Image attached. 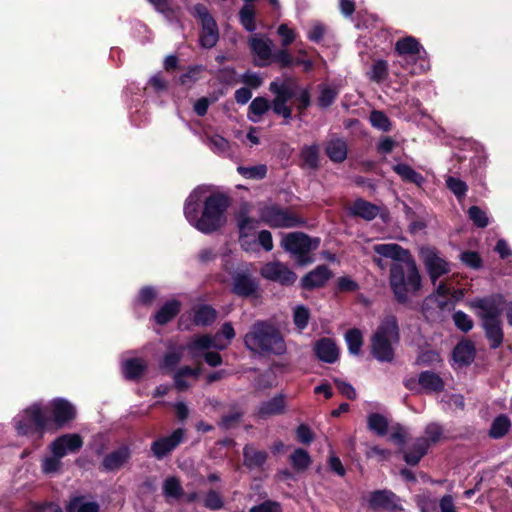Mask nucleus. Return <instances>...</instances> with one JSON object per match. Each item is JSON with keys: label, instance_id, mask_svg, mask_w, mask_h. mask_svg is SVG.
Returning a JSON list of instances; mask_svg holds the SVG:
<instances>
[{"label": "nucleus", "instance_id": "1", "mask_svg": "<svg viewBox=\"0 0 512 512\" xmlns=\"http://www.w3.org/2000/svg\"><path fill=\"white\" fill-rule=\"evenodd\" d=\"M206 186L196 187L184 203V216L191 226L203 234L218 231L227 222L229 198L222 193L208 194Z\"/></svg>", "mask_w": 512, "mask_h": 512}, {"label": "nucleus", "instance_id": "2", "mask_svg": "<svg viewBox=\"0 0 512 512\" xmlns=\"http://www.w3.org/2000/svg\"><path fill=\"white\" fill-rule=\"evenodd\" d=\"M373 251L393 261L389 283L396 299L405 303L421 288V276L411 253L396 243L375 244Z\"/></svg>", "mask_w": 512, "mask_h": 512}, {"label": "nucleus", "instance_id": "3", "mask_svg": "<svg viewBox=\"0 0 512 512\" xmlns=\"http://www.w3.org/2000/svg\"><path fill=\"white\" fill-rule=\"evenodd\" d=\"M244 343L247 349L260 354L281 355L286 351V344L279 330L265 321L252 325L244 337Z\"/></svg>", "mask_w": 512, "mask_h": 512}, {"label": "nucleus", "instance_id": "4", "mask_svg": "<svg viewBox=\"0 0 512 512\" xmlns=\"http://www.w3.org/2000/svg\"><path fill=\"white\" fill-rule=\"evenodd\" d=\"M395 52L399 59L393 63L392 68L399 65L409 74H421L430 69V63L423 54L425 53L421 44L411 36L398 40L395 44Z\"/></svg>", "mask_w": 512, "mask_h": 512}, {"label": "nucleus", "instance_id": "5", "mask_svg": "<svg viewBox=\"0 0 512 512\" xmlns=\"http://www.w3.org/2000/svg\"><path fill=\"white\" fill-rule=\"evenodd\" d=\"M399 341L398 323L394 316L385 317L372 337V354L381 362L394 358L393 345Z\"/></svg>", "mask_w": 512, "mask_h": 512}, {"label": "nucleus", "instance_id": "6", "mask_svg": "<svg viewBox=\"0 0 512 512\" xmlns=\"http://www.w3.org/2000/svg\"><path fill=\"white\" fill-rule=\"evenodd\" d=\"M46 412L47 408L43 407L40 403H34L21 411L13 419L17 433L19 435H28L38 432L42 435L49 425Z\"/></svg>", "mask_w": 512, "mask_h": 512}, {"label": "nucleus", "instance_id": "7", "mask_svg": "<svg viewBox=\"0 0 512 512\" xmlns=\"http://www.w3.org/2000/svg\"><path fill=\"white\" fill-rule=\"evenodd\" d=\"M320 245L318 237H310L303 232H291L282 239V247L291 253L300 265H306L313 261L311 252Z\"/></svg>", "mask_w": 512, "mask_h": 512}, {"label": "nucleus", "instance_id": "8", "mask_svg": "<svg viewBox=\"0 0 512 512\" xmlns=\"http://www.w3.org/2000/svg\"><path fill=\"white\" fill-rule=\"evenodd\" d=\"M258 215L263 223L272 228H293L304 224V221L291 210L274 203H261Z\"/></svg>", "mask_w": 512, "mask_h": 512}, {"label": "nucleus", "instance_id": "9", "mask_svg": "<svg viewBox=\"0 0 512 512\" xmlns=\"http://www.w3.org/2000/svg\"><path fill=\"white\" fill-rule=\"evenodd\" d=\"M443 435L442 427L437 423H431L426 426L424 436L415 440L411 449L405 455L404 460L409 465H416L426 454L431 444L437 443Z\"/></svg>", "mask_w": 512, "mask_h": 512}, {"label": "nucleus", "instance_id": "10", "mask_svg": "<svg viewBox=\"0 0 512 512\" xmlns=\"http://www.w3.org/2000/svg\"><path fill=\"white\" fill-rule=\"evenodd\" d=\"M504 303L502 294H493L470 300L467 305L475 312L481 322L485 323L486 321L500 320Z\"/></svg>", "mask_w": 512, "mask_h": 512}, {"label": "nucleus", "instance_id": "11", "mask_svg": "<svg viewBox=\"0 0 512 512\" xmlns=\"http://www.w3.org/2000/svg\"><path fill=\"white\" fill-rule=\"evenodd\" d=\"M228 347V343L225 342L224 338L217 332L214 335H200L195 336L187 344L186 349L189 356L194 361H197L202 356L203 352L210 350L211 348L216 350H224Z\"/></svg>", "mask_w": 512, "mask_h": 512}, {"label": "nucleus", "instance_id": "12", "mask_svg": "<svg viewBox=\"0 0 512 512\" xmlns=\"http://www.w3.org/2000/svg\"><path fill=\"white\" fill-rule=\"evenodd\" d=\"M420 255L434 285L439 277L449 273V263L441 258L434 249L429 247L422 248Z\"/></svg>", "mask_w": 512, "mask_h": 512}, {"label": "nucleus", "instance_id": "13", "mask_svg": "<svg viewBox=\"0 0 512 512\" xmlns=\"http://www.w3.org/2000/svg\"><path fill=\"white\" fill-rule=\"evenodd\" d=\"M249 47L254 55V64L259 67L268 66L272 62V41L261 34L249 38Z\"/></svg>", "mask_w": 512, "mask_h": 512}, {"label": "nucleus", "instance_id": "14", "mask_svg": "<svg viewBox=\"0 0 512 512\" xmlns=\"http://www.w3.org/2000/svg\"><path fill=\"white\" fill-rule=\"evenodd\" d=\"M83 446V439L77 433L64 434L56 438L49 446L51 454L58 457H65L68 454L76 453Z\"/></svg>", "mask_w": 512, "mask_h": 512}, {"label": "nucleus", "instance_id": "15", "mask_svg": "<svg viewBox=\"0 0 512 512\" xmlns=\"http://www.w3.org/2000/svg\"><path fill=\"white\" fill-rule=\"evenodd\" d=\"M260 274L270 281L278 282L282 285H291L296 281V274L286 265L280 262L266 263L260 270Z\"/></svg>", "mask_w": 512, "mask_h": 512}, {"label": "nucleus", "instance_id": "16", "mask_svg": "<svg viewBox=\"0 0 512 512\" xmlns=\"http://www.w3.org/2000/svg\"><path fill=\"white\" fill-rule=\"evenodd\" d=\"M369 506L373 509H383L391 512L402 510L399 497L389 490L373 492L369 498Z\"/></svg>", "mask_w": 512, "mask_h": 512}, {"label": "nucleus", "instance_id": "17", "mask_svg": "<svg viewBox=\"0 0 512 512\" xmlns=\"http://www.w3.org/2000/svg\"><path fill=\"white\" fill-rule=\"evenodd\" d=\"M49 407L53 421L58 427L64 426L75 418L76 409L73 404L66 399L56 398L50 402Z\"/></svg>", "mask_w": 512, "mask_h": 512}, {"label": "nucleus", "instance_id": "18", "mask_svg": "<svg viewBox=\"0 0 512 512\" xmlns=\"http://www.w3.org/2000/svg\"><path fill=\"white\" fill-rule=\"evenodd\" d=\"M183 437L184 430L179 428L173 431L171 435L162 437L154 441L151 445L153 455L157 459L164 458L167 454H169L180 444V442L183 440Z\"/></svg>", "mask_w": 512, "mask_h": 512}, {"label": "nucleus", "instance_id": "19", "mask_svg": "<svg viewBox=\"0 0 512 512\" xmlns=\"http://www.w3.org/2000/svg\"><path fill=\"white\" fill-rule=\"evenodd\" d=\"M258 289L257 280L247 273H237L232 278V292L240 297L257 296Z\"/></svg>", "mask_w": 512, "mask_h": 512}, {"label": "nucleus", "instance_id": "20", "mask_svg": "<svg viewBox=\"0 0 512 512\" xmlns=\"http://www.w3.org/2000/svg\"><path fill=\"white\" fill-rule=\"evenodd\" d=\"M131 454L132 452L128 445H121L103 458L102 467L106 472L118 471L128 463Z\"/></svg>", "mask_w": 512, "mask_h": 512}, {"label": "nucleus", "instance_id": "21", "mask_svg": "<svg viewBox=\"0 0 512 512\" xmlns=\"http://www.w3.org/2000/svg\"><path fill=\"white\" fill-rule=\"evenodd\" d=\"M317 357L326 363H334L339 356V350L335 342L330 338H321L315 344Z\"/></svg>", "mask_w": 512, "mask_h": 512}, {"label": "nucleus", "instance_id": "22", "mask_svg": "<svg viewBox=\"0 0 512 512\" xmlns=\"http://www.w3.org/2000/svg\"><path fill=\"white\" fill-rule=\"evenodd\" d=\"M331 276L329 268L325 265L316 267L302 279V286L306 289H313L323 286Z\"/></svg>", "mask_w": 512, "mask_h": 512}, {"label": "nucleus", "instance_id": "23", "mask_svg": "<svg viewBox=\"0 0 512 512\" xmlns=\"http://www.w3.org/2000/svg\"><path fill=\"white\" fill-rule=\"evenodd\" d=\"M452 357L459 366L469 365L475 358L474 344L470 340L459 342L453 350Z\"/></svg>", "mask_w": 512, "mask_h": 512}, {"label": "nucleus", "instance_id": "24", "mask_svg": "<svg viewBox=\"0 0 512 512\" xmlns=\"http://www.w3.org/2000/svg\"><path fill=\"white\" fill-rule=\"evenodd\" d=\"M202 141L215 154L227 155L230 152L229 141L217 133H210L205 130Z\"/></svg>", "mask_w": 512, "mask_h": 512}, {"label": "nucleus", "instance_id": "25", "mask_svg": "<svg viewBox=\"0 0 512 512\" xmlns=\"http://www.w3.org/2000/svg\"><path fill=\"white\" fill-rule=\"evenodd\" d=\"M349 213L353 216L361 217L367 221H371L379 214V207L365 201L357 199L349 208Z\"/></svg>", "mask_w": 512, "mask_h": 512}, {"label": "nucleus", "instance_id": "26", "mask_svg": "<svg viewBox=\"0 0 512 512\" xmlns=\"http://www.w3.org/2000/svg\"><path fill=\"white\" fill-rule=\"evenodd\" d=\"M329 159L336 163H341L347 158V143L341 138L330 139L325 147Z\"/></svg>", "mask_w": 512, "mask_h": 512}, {"label": "nucleus", "instance_id": "27", "mask_svg": "<svg viewBox=\"0 0 512 512\" xmlns=\"http://www.w3.org/2000/svg\"><path fill=\"white\" fill-rule=\"evenodd\" d=\"M298 85L292 80H286L284 82L273 81L269 85V90L275 94L276 97L288 102L291 98H295L297 95Z\"/></svg>", "mask_w": 512, "mask_h": 512}, {"label": "nucleus", "instance_id": "28", "mask_svg": "<svg viewBox=\"0 0 512 512\" xmlns=\"http://www.w3.org/2000/svg\"><path fill=\"white\" fill-rule=\"evenodd\" d=\"M244 464L250 469L261 467L267 460L268 454L264 450H258L252 445H246L243 449Z\"/></svg>", "mask_w": 512, "mask_h": 512}, {"label": "nucleus", "instance_id": "29", "mask_svg": "<svg viewBox=\"0 0 512 512\" xmlns=\"http://www.w3.org/2000/svg\"><path fill=\"white\" fill-rule=\"evenodd\" d=\"M482 327L485 331L487 339L490 342L491 348H498L503 342V330L501 321H486L485 323H482Z\"/></svg>", "mask_w": 512, "mask_h": 512}, {"label": "nucleus", "instance_id": "30", "mask_svg": "<svg viewBox=\"0 0 512 512\" xmlns=\"http://www.w3.org/2000/svg\"><path fill=\"white\" fill-rule=\"evenodd\" d=\"M180 310V302L173 299L167 301L163 306L155 313L154 319L157 324L164 325L171 321Z\"/></svg>", "mask_w": 512, "mask_h": 512}, {"label": "nucleus", "instance_id": "31", "mask_svg": "<svg viewBox=\"0 0 512 512\" xmlns=\"http://www.w3.org/2000/svg\"><path fill=\"white\" fill-rule=\"evenodd\" d=\"M285 408V399L283 395L275 396L274 398L264 401L258 408V414L263 417L277 415L283 412Z\"/></svg>", "mask_w": 512, "mask_h": 512}, {"label": "nucleus", "instance_id": "32", "mask_svg": "<svg viewBox=\"0 0 512 512\" xmlns=\"http://www.w3.org/2000/svg\"><path fill=\"white\" fill-rule=\"evenodd\" d=\"M219 39L218 27L215 20H206L202 25V33L200 35V43L204 48H212Z\"/></svg>", "mask_w": 512, "mask_h": 512}, {"label": "nucleus", "instance_id": "33", "mask_svg": "<svg viewBox=\"0 0 512 512\" xmlns=\"http://www.w3.org/2000/svg\"><path fill=\"white\" fill-rule=\"evenodd\" d=\"M418 382L420 386L430 392H440L444 388L442 378L430 371H424L419 375Z\"/></svg>", "mask_w": 512, "mask_h": 512}, {"label": "nucleus", "instance_id": "34", "mask_svg": "<svg viewBox=\"0 0 512 512\" xmlns=\"http://www.w3.org/2000/svg\"><path fill=\"white\" fill-rule=\"evenodd\" d=\"M146 368L145 362L140 358H131L123 361L122 372L127 379L138 378Z\"/></svg>", "mask_w": 512, "mask_h": 512}, {"label": "nucleus", "instance_id": "35", "mask_svg": "<svg viewBox=\"0 0 512 512\" xmlns=\"http://www.w3.org/2000/svg\"><path fill=\"white\" fill-rule=\"evenodd\" d=\"M200 374L198 368H191L188 366L182 367L179 371L174 374L175 387L178 391L186 390L190 384L185 380L186 377H191L197 380Z\"/></svg>", "mask_w": 512, "mask_h": 512}, {"label": "nucleus", "instance_id": "36", "mask_svg": "<svg viewBox=\"0 0 512 512\" xmlns=\"http://www.w3.org/2000/svg\"><path fill=\"white\" fill-rule=\"evenodd\" d=\"M511 427V421L507 415L497 416L490 427L489 436L493 439L504 437Z\"/></svg>", "mask_w": 512, "mask_h": 512}, {"label": "nucleus", "instance_id": "37", "mask_svg": "<svg viewBox=\"0 0 512 512\" xmlns=\"http://www.w3.org/2000/svg\"><path fill=\"white\" fill-rule=\"evenodd\" d=\"M236 220H237L239 236L248 235V234H256V229L258 227V220L250 217L246 211L240 212L237 215Z\"/></svg>", "mask_w": 512, "mask_h": 512}, {"label": "nucleus", "instance_id": "38", "mask_svg": "<svg viewBox=\"0 0 512 512\" xmlns=\"http://www.w3.org/2000/svg\"><path fill=\"white\" fill-rule=\"evenodd\" d=\"M67 512H98L99 505L95 501H88L84 497L73 498L66 507Z\"/></svg>", "mask_w": 512, "mask_h": 512}, {"label": "nucleus", "instance_id": "39", "mask_svg": "<svg viewBox=\"0 0 512 512\" xmlns=\"http://www.w3.org/2000/svg\"><path fill=\"white\" fill-rule=\"evenodd\" d=\"M393 169L404 181L414 183L417 186H421L424 182V177L407 164H397Z\"/></svg>", "mask_w": 512, "mask_h": 512}, {"label": "nucleus", "instance_id": "40", "mask_svg": "<svg viewBox=\"0 0 512 512\" xmlns=\"http://www.w3.org/2000/svg\"><path fill=\"white\" fill-rule=\"evenodd\" d=\"M255 8L253 4L245 3L239 11V20L244 29L248 32L256 30Z\"/></svg>", "mask_w": 512, "mask_h": 512}, {"label": "nucleus", "instance_id": "41", "mask_svg": "<svg viewBox=\"0 0 512 512\" xmlns=\"http://www.w3.org/2000/svg\"><path fill=\"white\" fill-rule=\"evenodd\" d=\"M216 310L209 305H201L194 312V322L200 326H208L216 319Z\"/></svg>", "mask_w": 512, "mask_h": 512}, {"label": "nucleus", "instance_id": "42", "mask_svg": "<svg viewBox=\"0 0 512 512\" xmlns=\"http://www.w3.org/2000/svg\"><path fill=\"white\" fill-rule=\"evenodd\" d=\"M271 104L264 97H256L252 100L249 111L252 114L249 118L253 122H258L260 118L270 109Z\"/></svg>", "mask_w": 512, "mask_h": 512}, {"label": "nucleus", "instance_id": "43", "mask_svg": "<svg viewBox=\"0 0 512 512\" xmlns=\"http://www.w3.org/2000/svg\"><path fill=\"white\" fill-rule=\"evenodd\" d=\"M163 494L167 499H179L183 494V488L176 477H168L163 483Z\"/></svg>", "mask_w": 512, "mask_h": 512}, {"label": "nucleus", "instance_id": "44", "mask_svg": "<svg viewBox=\"0 0 512 512\" xmlns=\"http://www.w3.org/2000/svg\"><path fill=\"white\" fill-rule=\"evenodd\" d=\"M237 172L246 179L261 180L266 177L267 166L258 164L254 166H238Z\"/></svg>", "mask_w": 512, "mask_h": 512}, {"label": "nucleus", "instance_id": "45", "mask_svg": "<svg viewBox=\"0 0 512 512\" xmlns=\"http://www.w3.org/2000/svg\"><path fill=\"white\" fill-rule=\"evenodd\" d=\"M368 428L376 434L383 436L388 430V420L379 413H371L368 416Z\"/></svg>", "mask_w": 512, "mask_h": 512}, {"label": "nucleus", "instance_id": "46", "mask_svg": "<svg viewBox=\"0 0 512 512\" xmlns=\"http://www.w3.org/2000/svg\"><path fill=\"white\" fill-rule=\"evenodd\" d=\"M290 462L292 467L297 471H303L307 469L311 464V457L307 451L298 448L290 456Z\"/></svg>", "mask_w": 512, "mask_h": 512}, {"label": "nucleus", "instance_id": "47", "mask_svg": "<svg viewBox=\"0 0 512 512\" xmlns=\"http://www.w3.org/2000/svg\"><path fill=\"white\" fill-rule=\"evenodd\" d=\"M301 158L308 168H316L319 161V147L317 144L304 146L301 149Z\"/></svg>", "mask_w": 512, "mask_h": 512}, {"label": "nucleus", "instance_id": "48", "mask_svg": "<svg viewBox=\"0 0 512 512\" xmlns=\"http://www.w3.org/2000/svg\"><path fill=\"white\" fill-rule=\"evenodd\" d=\"M348 350L351 354L357 355L363 344L362 333L358 329H350L345 334Z\"/></svg>", "mask_w": 512, "mask_h": 512}, {"label": "nucleus", "instance_id": "49", "mask_svg": "<svg viewBox=\"0 0 512 512\" xmlns=\"http://www.w3.org/2000/svg\"><path fill=\"white\" fill-rule=\"evenodd\" d=\"M369 120L371 125L380 131L388 132L391 130V121L382 111L373 110L370 113Z\"/></svg>", "mask_w": 512, "mask_h": 512}, {"label": "nucleus", "instance_id": "50", "mask_svg": "<svg viewBox=\"0 0 512 512\" xmlns=\"http://www.w3.org/2000/svg\"><path fill=\"white\" fill-rule=\"evenodd\" d=\"M310 312L309 309L303 305H297L293 310V323L295 327L302 331L304 330L309 322Z\"/></svg>", "mask_w": 512, "mask_h": 512}, {"label": "nucleus", "instance_id": "51", "mask_svg": "<svg viewBox=\"0 0 512 512\" xmlns=\"http://www.w3.org/2000/svg\"><path fill=\"white\" fill-rule=\"evenodd\" d=\"M388 75V63L385 60H375L371 66L369 77L375 82H382Z\"/></svg>", "mask_w": 512, "mask_h": 512}, {"label": "nucleus", "instance_id": "52", "mask_svg": "<svg viewBox=\"0 0 512 512\" xmlns=\"http://www.w3.org/2000/svg\"><path fill=\"white\" fill-rule=\"evenodd\" d=\"M446 186L448 189L461 201L467 193V184L459 178L449 176L446 179Z\"/></svg>", "mask_w": 512, "mask_h": 512}, {"label": "nucleus", "instance_id": "53", "mask_svg": "<svg viewBox=\"0 0 512 512\" xmlns=\"http://www.w3.org/2000/svg\"><path fill=\"white\" fill-rule=\"evenodd\" d=\"M468 217L478 228H485L489 224V218L486 211L478 206H471L468 209Z\"/></svg>", "mask_w": 512, "mask_h": 512}, {"label": "nucleus", "instance_id": "54", "mask_svg": "<svg viewBox=\"0 0 512 512\" xmlns=\"http://www.w3.org/2000/svg\"><path fill=\"white\" fill-rule=\"evenodd\" d=\"M338 95V90L329 85L320 86V94L318 97L319 106L326 108L329 107Z\"/></svg>", "mask_w": 512, "mask_h": 512}, {"label": "nucleus", "instance_id": "55", "mask_svg": "<svg viewBox=\"0 0 512 512\" xmlns=\"http://www.w3.org/2000/svg\"><path fill=\"white\" fill-rule=\"evenodd\" d=\"M204 71V67L202 65H196L190 67L184 74L180 76V83L186 87H191L195 82H197L201 73Z\"/></svg>", "mask_w": 512, "mask_h": 512}, {"label": "nucleus", "instance_id": "56", "mask_svg": "<svg viewBox=\"0 0 512 512\" xmlns=\"http://www.w3.org/2000/svg\"><path fill=\"white\" fill-rule=\"evenodd\" d=\"M61 459L62 457H58L54 454L44 457L41 464L43 473L49 475L59 472L62 466Z\"/></svg>", "mask_w": 512, "mask_h": 512}, {"label": "nucleus", "instance_id": "57", "mask_svg": "<svg viewBox=\"0 0 512 512\" xmlns=\"http://www.w3.org/2000/svg\"><path fill=\"white\" fill-rule=\"evenodd\" d=\"M455 326L462 332H469L473 328V320L465 312L458 310L452 316Z\"/></svg>", "mask_w": 512, "mask_h": 512}, {"label": "nucleus", "instance_id": "58", "mask_svg": "<svg viewBox=\"0 0 512 512\" xmlns=\"http://www.w3.org/2000/svg\"><path fill=\"white\" fill-rule=\"evenodd\" d=\"M272 109L274 113L281 115L288 123L292 118V110L287 106V102L275 96L272 101Z\"/></svg>", "mask_w": 512, "mask_h": 512}, {"label": "nucleus", "instance_id": "59", "mask_svg": "<svg viewBox=\"0 0 512 512\" xmlns=\"http://www.w3.org/2000/svg\"><path fill=\"white\" fill-rule=\"evenodd\" d=\"M460 259L466 266L473 269H479L482 266V259L475 251L462 252Z\"/></svg>", "mask_w": 512, "mask_h": 512}, {"label": "nucleus", "instance_id": "60", "mask_svg": "<svg viewBox=\"0 0 512 512\" xmlns=\"http://www.w3.org/2000/svg\"><path fill=\"white\" fill-rule=\"evenodd\" d=\"M223 499L216 491H209L204 499V506L210 510H219L223 507Z\"/></svg>", "mask_w": 512, "mask_h": 512}, {"label": "nucleus", "instance_id": "61", "mask_svg": "<svg viewBox=\"0 0 512 512\" xmlns=\"http://www.w3.org/2000/svg\"><path fill=\"white\" fill-rule=\"evenodd\" d=\"M182 358V350H173L168 352L162 361L161 367L164 369H174Z\"/></svg>", "mask_w": 512, "mask_h": 512}, {"label": "nucleus", "instance_id": "62", "mask_svg": "<svg viewBox=\"0 0 512 512\" xmlns=\"http://www.w3.org/2000/svg\"><path fill=\"white\" fill-rule=\"evenodd\" d=\"M277 33L281 37V44L283 47L289 46L296 37L295 31L289 28L287 24H281L278 27Z\"/></svg>", "mask_w": 512, "mask_h": 512}, {"label": "nucleus", "instance_id": "63", "mask_svg": "<svg viewBox=\"0 0 512 512\" xmlns=\"http://www.w3.org/2000/svg\"><path fill=\"white\" fill-rule=\"evenodd\" d=\"M241 82L250 88L257 89L262 85L263 79L260 74L248 71L241 76Z\"/></svg>", "mask_w": 512, "mask_h": 512}, {"label": "nucleus", "instance_id": "64", "mask_svg": "<svg viewBox=\"0 0 512 512\" xmlns=\"http://www.w3.org/2000/svg\"><path fill=\"white\" fill-rule=\"evenodd\" d=\"M250 512H282L278 502L267 500L259 505L253 506Z\"/></svg>", "mask_w": 512, "mask_h": 512}]
</instances>
